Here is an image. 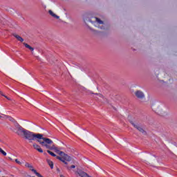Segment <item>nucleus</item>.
<instances>
[{
	"mask_svg": "<svg viewBox=\"0 0 177 177\" xmlns=\"http://www.w3.org/2000/svg\"><path fill=\"white\" fill-rule=\"evenodd\" d=\"M59 156H60L59 157L61 158H62V160H64V161L70 162L72 160V158L70 156L67 155L66 153H65L63 151L59 152Z\"/></svg>",
	"mask_w": 177,
	"mask_h": 177,
	"instance_id": "39448f33",
	"label": "nucleus"
},
{
	"mask_svg": "<svg viewBox=\"0 0 177 177\" xmlns=\"http://www.w3.org/2000/svg\"><path fill=\"white\" fill-rule=\"evenodd\" d=\"M88 28H89V30L93 32V34H95V35H97V34H100V32L99 30H95L92 28H91V26H89L88 25H87Z\"/></svg>",
	"mask_w": 177,
	"mask_h": 177,
	"instance_id": "f8f14e48",
	"label": "nucleus"
},
{
	"mask_svg": "<svg viewBox=\"0 0 177 177\" xmlns=\"http://www.w3.org/2000/svg\"><path fill=\"white\" fill-rule=\"evenodd\" d=\"M78 175L80 176L81 177H91V176L88 175V174L82 171H79Z\"/></svg>",
	"mask_w": 177,
	"mask_h": 177,
	"instance_id": "ddd939ff",
	"label": "nucleus"
},
{
	"mask_svg": "<svg viewBox=\"0 0 177 177\" xmlns=\"http://www.w3.org/2000/svg\"><path fill=\"white\" fill-rule=\"evenodd\" d=\"M1 93H0V95H1V96H3L4 97H6V99H8V100H10V98L8 97V96L3 95V93H2V91H1Z\"/></svg>",
	"mask_w": 177,
	"mask_h": 177,
	"instance_id": "412c9836",
	"label": "nucleus"
},
{
	"mask_svg": "<svg viewBox=\"0 0 177 177\" xmlns=\"http://www.w3.org/2000/svg\"><path fill=\"white\" fill-rule=\"evenodd\" d=\"M85 23H86V26H88V24H86V22H85Z\"/></svg>",
	"mask_w": 177,
	"mask_h": 177,
	"instance_id": "bb28decb",
	"label": "nucleus"
},
{
	"mask_svg": "<svg viewBox=\"0 0 177 177\" xmlns=\"http://www.w3.org/2000/svg\"><path fill=\"white\" fill-rule=\"evenodd\" d=\"M48 13H49L50 16H52V17H53L54 19H60V17H59V16H57V15L55 14V12H53V11H52V10H49Z\"/></svg>",
	"mask_w": 177,
	"mask_h": 177,
	"instance_id": "1a4fd4ad",
	"label": "nucleus"
},
{
	"mask_svg": "<svg viewBox=\"0 0 177 177\" xmlns=\"http://www.w3.org/2000/svg\"><path fill=\"white\" fill-rule=\"evenodd\" d=\"M130 124H131V125H133V127H134V128H136V129H137V131H138L143 135H147V131H146L145 130V129H143V126H142V125L139 124L138 123H136L133 121H130Z\"/></svg>",
	"mask_w": 177,
	"mask_h": 177,
	"instance_id": "20e7f679",
	"label": "nucleus"
},
{
	"mask_svg": "<svg viewBox=\"0 0 177 177\" xmlns=\"http://www.w3.org/2000/svg\"><path fill=\"white\" fill-rule=\"evenodd\" d=\"M47 153H48V154H50L53 157H56V158H57V156H56V154H55V153L50 151V150H47Z\"/></svg>",
	"mask_w": 177,
	"mask_h": 177,
	"instance_id": "f3484780",
	"label": "nucleus"
},
{
	"mask_svg": "<svg viewBox=\"0 0 177 177\" xmlns=\"http://www.w3.org/2000/svg\"><path fill=\"white\" fill-rule=\"evenodd\" d=\"M12 35L20 42H24V39H23V37H20V35H18L16 33H13Z\"/></svg>",
	"mask_w": 177,
	"mask_h": 177,
	"instance_id": "9d476101",
	"label": "nucleus"
},
{
	"mask_svg": "<svg viewBox=\"0 0 177 177\" xmlns=\"http://www.w3.org/2000/svg\"><path fill=\"white\" fill-rule=\"evenodd\" d=\"M0 153L3 154V156H6V152L5 151L2 150V148H0Z\"/></svg>",
	"mask_w": 177,
	"mask_h": 177,
	"instance_id": "aec40b11",
	"label": "nucleus"
},
{
	"mask_svg": "<svg viewBox=\"0 0 177 177\" xmlns=\"http://www.w3.org/2000/svg\"><path fill=\"white\" fill-rule=\"evenodd\" d=\"M37 142H39V143L41 145V146L46 147V149H48L49 150H55V149H56V147L55 145L50 146V145H53V141L49 138L43 137L41 140H37Z\"/></svg>",
	"mask_w": 177,
	"mask_h": 177,
	"instance_id": "7ed1b4c3",
	"label": "nucleus"
},
{
	"mask_svg": "<svg viewBox=\"0 0 177 177\" xmlns=\"http://www.w3.org/2000/svg\"><path fill=\"white\" fill-rule=\"evenodd\" d=\"M25 167H27V168H29V169H30V171H32V172H34V174H35V175H37V174H38V172L37 171V170H35V169H34V167H32V165H31L30 163L26 162V163L25 164Z\"/></svg>",
	"mask_w": 177,
	"mask_h": 177,
	"instance_id": "6e6552de",
	"label": "nucleus"
},
{
	"mask_svg": "<svg viewBox=\"0 0 177 177\" xmlns=\"http://www.w3.org/2000/svg\"><path fill=\"white\" fill-rule=\"evenodd\" d=\"M66 168L68 169V171H70V169L75 168V165H72L71 167L67 166Z\"/></svg>",
	"mask_w": 177,
	"mask_h": 177,
	"instance_id": "6ab92c4d",
	"label": "nucleus"
},
{
	"mask_svg": "<svg viewBox=\"0 0 177 177\" xmlns=\"http://www.w3.org/2000/svg\"><path fill=\"white\" fill-rule=\"evenodd\" d=\"M86 21L92 23V24H94L95 27H98V28H100V30H109V28H110L109 25L104 24V22H103V21H102V19L98 17H92L91 19H86Z\"/></svg>",
	"mask_w": 177,
	"mask_h": 177,
	"instance_id": "f257e3e1",
	"label": "nucleus"
},
{
	"mask_svg": "<svg viewBox=\"0 0 177 177\" xmlns=\"http://www.w3.org/2000/svg\"><path fill=\"white\" fill-rule=\"evenodd\" d=\"M0 93H1V91H0Z\"/></svg>",
	"mask_w": 177,
	"mask_h": 177,
	"instance_id": "c756f323",
	"label": "nucleus"
},
{
	"mask_svg": "<svg viewBox=\"0 0 177 177\" xmlns=\"http://www.w3.org/2000/svg\"><path fill=\"white\" fill-rule=\"evenodd\" d=\"M135 95L138 99H143L145 97V93L142 91H136Z\"/></svg>",
	"mask_w": 177,
	"mask_h": 177,
	"instance_id": "423d86ee",
	"label": "nucleus"
},
{
	"mask_svg": "<svg viewBox=\"0 0 177 177\" xmlns=\"http://www.w3.org/2000/svg\"><path fill=\"white\" fill-rule=\"evenodd\" d=\"M37 177H44V176H42V175H41L39 173H37Z\"/></svg>",
	"mask_w": 177,
	"mask_h": 177,
	"instance_id": "393cba45",
	"label": "nucleus"
},
{
	"mask_svg": "<svg viewBox=\"0 0 177 177\" xmlns=\"http://www.w3.org/2000/svg\"><path fill=\"white\" fill-rule=\"evenodd\" d=\"M57 159L59 160V161H62V162H64V164H66V165H67V164H68L66 160H64V159L60 158V156H57Z\"/></svg>",
	"mask_w": 177,
	"mask_h": 177,
	"instance_id": "2eb2a0df",
	"label": "nucleus"
},
{
	"mask_svg": "<svg viewBox=\"0 0 177 177\" xmlns=\"http://www.w3.org/2000/svg\"><path fill=\"white\" fill-rule=\"evenodd\" d=\"M15 162H17V164H19V165H21V162L19 161V160L17 159L15 160Z\"/></svg>",
	"mask_w": 177,
	"mask_h": 177,
	"instance_id": "5701e85b",
	"label": "nucleus"
},
{
	"mask_svg": "<svg viewBox=\"0 0 177 177\" xmlns=\"http://www.w3.org/2000/svg\"><path fill=\"white\" fill-rule=\"evenodd\" d=\"M113 109H114L115 110H116V109H115V107H113Z\"/></svg>",
	"mask_w": 177,
	"mask_h": 177,
	"instance_id": "cd10ccee",
	"label": "nucleus"
},
{
	"mask_svg": "<svg viewBox=\"0 0 177 177\" xmlns=\"http://www.w3.org/2000/svg\"><path fill=\"white\" fill-rule=\"evenodd\" d=\"M91 95H93V94H94V93H92V92H91Z\"/></svg>",
	"mask_w": 177,
	"mask_h": 177,
	"instance_id": "a878e982",
	"label": "nucleus"
},
{
	"mask_svg": "<svg viewBox=\"0 0 177 177\" xmlns=\"http://www.w3.org/2000/svg\"><path fill=\"white\" fill-rule=\"evenodd\" d=\"M95 95H99L100 97H104L103 96V95L100 94V93H95Z\"/></svg>",
	"mask_w": 177,
	"mask_h": 177,
	"instance_id": "b1692460",
	"label": "nucleus"
},
{
	"mask_svg": "<svg viewBox=\"0 0 177 177\" xmlns=\"http://www.w3.org/2000/svg\"><path fill=\"white\" fill-rule=\"evenodd\" d=\"M25 139H28V140H35V139H38V140H42L44 138V135L41 133H34L28 130H26L25 133L24 134Z\"/></svg>",
	"mask_w": 177,
	"mask_h": 177,
	"instance_id": "f03ea898",
	"label": "nucleus"
},
{
	"mask_svg": "<svg viewBox=\"0 0 177 177\" xmlns=\"http://www.w3.org/2000/svg\"><path fill=\"white\" fill-rule=\"evenodd\" d=\"M27 130H26L24 128L21 127H18V130L17 131V135H19V136H24V134L26 133Z\"/></svg>",
	"mask_w": 177,
	"mask_h": 177,
	"instance_id": "0eeeda50",
	"label": "nucleus"
},
{
	"mask_svg": "<svg viewBox=\"0 0 177 177\" xmlns=\"http://www.w3.org/2000/svg\"><path fill=\"white\" fill-rule=\"evenodd\" d=\"M54 150H55V152L57 153V154H59V153L62 152V151L59 150V149H57V147H56Z\"/></svg>",
	"mask_w": 177,
	"mask_h": 177,
	"instance_id": "4be33fe9",
	"label": "nucleus"
},
{
	"mask_svg": "<svg viewBox=\"0 0 177 177\" xmlns=\"http://www.w3.org/2000/svg\"><path fill=\"white\" fill-rule=\"evenodd\" d=\"M25 48H27L28 49H30V50H31L32 52V50H34V48L31 47L30 45H28V44L27 43H23Z\"/></svg>",
	"mask_w": 177,
	"mask_h": 177,
	"instance_id": "4468645a",
	"label": "nucleus"
},
{
	"mask_svg": "<svg viewBox=\"0 0 177 177\" xmlns=\"http://www.w3.org/2000/svg\"><path fill=\"white\" fill-rule=\"evenodd\" d=\"M33 147H34V149L37 150V151H39V153H44V150H42V149H41V147L39 145H38L37 144H34Z\"/></svg>",
	"mask_w": 177,
	"mask_h": 177,
	"instance_id": "9b49d317",
	"label": "nucleus"
},
{
	"mask_svg": "<svg viewBox=\"0 0 177 177\" xmlns=\"http://www.w3.org/2000/svg\"><path fill=\"white\" fill-rule=\"evenodd\" d=\"M48 165L50 167L51 169H53V162L50 160H47Z\"/></svg>",
	"mask_w": 177,
	"mask_h": 177,
	"instance_id": "dca6fc26",
	"label": "nucleus"
},
{
	"mask_svg": "<svg viewBox=\"0 0 177 177\" xmlns=\"http://www.w3.org/2000/svg\"><path fill=\"white\" fill-rule=\"evenodd\" d=\"M157 77V80L160 83V84H165V82L162 80H160V77H158V76H156Z\"/></svg>",
	"mask_w": 177,
	"mask_h": 177,
	"instance_id": "a211bd4d",
	"label": "nucleus"
},
{
	"mask_svg": "<svg viewBox=\"0 0 177 177\" xmlns=\"http://www.w3.org/2000/svg\"><path fill=\"white\" fill-rule=\"evenodd\" d=\"M0 118H2V116L0 115Z\"/></svg>",
	"mask_w": 177,
	"mask_h": 177,
	"instance_id": "c85d7f7f",
	"label": "nucleus"
}]
</instances>
